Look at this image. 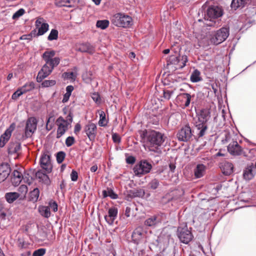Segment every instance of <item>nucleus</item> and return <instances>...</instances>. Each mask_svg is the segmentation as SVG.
<instances>
[{
    "label": "nucleus",
    "mask_w": 256,
    "mask_h": 256,
    "mask_svg": "<svg viewBox=\"0 0 256 256\" xmlns=\"http://www.w3.org/2000/svg\"><path fill=\"white\" fill-rule=\"evenodd\" d=\"M20 196V194L16 192H7L5 194V198L6 201L10 204L13 202Z\"/></svg>",
    "instance_id": "nucleus-33"
},
{
    "label": "nucleus",
    "mask_w": 256,
    "mask_h": 256,
    "mask_svg": "<svg viewBox=\"0 0 256 256\" xmlns=\"http://www.w3.org/2000/svg\"><path fill=\"white\" fill-rule=\"evenodd\" d=\"M35 24L36 27L38 30V36L44 34L48 30L49 25L42 18H38Z\"/></svg>",
    "instance_id": "nucleus-15"
},
{
    "label": "nucleus",
    "mask_w": 256,
    "mask_h": 256,
    "mask_svg": "<svg viewBox=\"0 0 256 256\" xmlns=\"http://www.w3.org/2000/svg\"><path fill=\"white\" fill-rule=\"evenodd\" d=\"M229 34V28L223 27L212 34L210 40L214 44H220L226 40Z\"/></svg>",
    "instance_id": "nucleus-6"
},
{
    "label": "nucleus",
    "mask_w": 256,
    "mask_h": 256,
    "mask_svg": "<svg viewBox=\"0 0 256 256\" xmlns=\"http://www.w3.org/2000/svg\"><path fill=\"white\" fill-rule=\"evenodd\" d=\"M192 136V130L190 126L188 125L182 127L177 134L178 140L182 142H187L189 140Z\"/></svg>",
    "instance_id": "nucleus-14"
},
{
    "label": "nucleus",
    "mask_w": 256,
    "mask_h": 256,
    "mask_svg": "<svg viewBox=\"0 0 256 256\" xmlns=\"http://www.w3.org/2000/svg\"><path fill=\"white\" fill-rule=\"evenodd\" d=\"M20 149V144L18 142H10L8 148V152L10 154H18Z\"/></svg>",
    "instance_id": "nucleus-28"
},
{
    "label": "nucleus",
    "mask_w": 256,
    "mask_h": 256,
    "mask_svg": "<svg viewBox=\"0 0 256 256\" xmlns=\"http://www.w3.org/2000/svg\"><path fill=\"white\" fill-rule=\"evenodd\" d=\"M66 154L64 152H59L56 154V160L58 163H62L64 159Z\"/></svg>",
    "instance_id": "nucleus-42"
},
{
    "label": "nucleus",
    "mask_w": 256,
    "mask_h": 256,
    "mask_svg": "<svg viewBox=\"0 0 256 256\" xmlns=\"http://www.w3.org/2000/svg\"><path fill=\"white\" fill-rule=\"evenodd\" d=\"M35 84L34 82H31L26 83L24 86L20 87L21 90L26 93L30 91L34 88Z\"/></svg>",
    "instance_id": "nucleus-37"
},
{
    "label": "nucleus",
    "mask_w": 256,
    "mask_h": 256,
    "mask_svg": "<svg viewBox=\"0 0 256 256\" xmlns=\"http://www.w3.org/2000/svg\"><path fill=\"white\" fill-rule=\"evenodd\" d=\"M136 161V158L133 156H128L126 158V162L128 164H133Z\"/></svg>",
    "instance_id": "nucleus-57"
},
{
    "label": "nucleus",
    "mask_w": 256,
    "mask_h": 256,
    "mask_svg": "<svg viewBox=\"0 0 256 256\" xmlns=\"http://www.w3.org/2000/svg\"><path fill=\"white\" fill-rule=\"evenodd\" d=\"M190 80L192 82H198L202 80L200 72L197 69L194 70L191 74Z\"/></svg>",
    "instance_id": "nucleus-34"
},
{
    "label": "nucleus",
    "mask_w": 256,
    "mask_h": 256,
    "mask_svg": "<svg viewBox=\"0 0 256 256\" xmlns=\"http://www.w3.org/2000/svg\"><path fill=\"white\" fill-rule=\"evenodd\" d=\"M232 140L231 134L228 132H226L224 138L222 140V142L223 144H225Z\"/></svg>",
    "instance_id": "nucleus-51"
},
{
    "label": "nucleus",
    "mask_w": 256,
    "mask_h": 256,
    "mask_svg": "<svg viewBox=\"0 0 256 256\" xmlns=\"http://www.w3.org/2000/svg\"><path fill=\"white\" fill-rule=\"evenodd\" d=\"M118 213V208L112 207L108 209V214L104 216V219L109 225H112L117 217Z\"/></svg>",
    "instance_id": "nucleus-19"
},
{
    "label": "nucleus",
    "mask_w": 256,
    "mask_h": 256,
    "mask_svg": "<svg viewBox=\"0 0 256 256\" xmlns=\"http://www.w3.org/2000/svg\"><path fill=\"white\" fill-rule=\"evenodd\" d=\"M92 98L93 100L98 104H100L101 102V98L99 94L97 92H94L92 94Z\"/></svg>",
    "instance_id": "nucleus-47"
},
{
    "label": "nucleus",
    "mask_w": 256,
    "mask_h": 256,
    "mask_svg": "<svg viewBox=\"0 0 256 256\" xmlns=\"http://www.w3.org/2000/svg\"><path fill=\"white\" fill-rule=\"evenodd\" d=\"M36 176L40 182H42L46 186L50 185V180L49 177L42 170H38L36 174Z\"/></svg>",
    "instance_id": "nucleus-24"
},
{
    "label": "nucleus",
    "mask_w": 256,
    "mask_h": 256,
    "mask_svg": "<svg viewBox=\"0 0 256 256\" xmlns=\"http://www.w3.org/2000/svg\"><path fill=\"white\" fill-rule=\"evenodd\" d=\"M165 218L166 215L164 214L153 215L145 220L144 224L146 226L155 228L161 224Z\"/></svg>",
    "instance_id": "nucleus-11"
},
{
    "label": "nucleus",
    "mask_w": 256,
    "mask_h": 256,
    "mask_svg": "<svg viewBox=\"0 0 256 256\" xmlns=\"http://www.w3.org/2000/svg\"><path fill=\"white\" fill-rule=\"evenodd\" d=\"M138 256H146V251L144 250H138L137 252Z\"/></svg>",
    "instance_id": "nucleus-64"
},
{
    "label": "nucleus",
    "mask_w": 256,
    "mask_h": 256,
    "mask_svg": "<svg viewBox=\"0 0 256 256\" xmlns=\"http://www.w3.org/2000/svg\"><path fill=\"white\" fill-rule=\"evenodd\" d=\"M222 8L218 6L209 8L205 16L208 18V20L210 18V22L206 24L209 26H218L220 24V21L216 19L222 16Z\"/></svg>",
    "instance_id": "nucleus-3"
},
{
    "label": "nucleus",
    "mask_w": 256,
    "mask_h": 256,
    "mask_svg": "<svg viewBox=\"0 0 256 256\" xmlns=\"http://www.w3.org/2000/svg\"><path fill=\"white\" fill-rule=\"evenodd\" d=\"M228 150L232 155L240 156L242 153V148L236 141H232L228 146Z\"/></svg>",
    "instance_id": "nucleus-18"
},
{
    "label": "nucleus",
    "mask_w": 256,
    "mask_h": 256,
    "mask_svg": "<svg viewBox=\"0 0 256 256\" xmlns=\"http://www.w3.org/2000/svg\"><path fill=\"white\" fill-rule=\"evenodd\" d=\"M108 196H110L112 199H116L118 196L112 190L108 188Z\"/></svg>",
    "instance_id": "nucleus-54"
},
{
    "label": "nucleus",
    "mask_w": 256,
    "mask_h": 256,
    "mask_svg": "<svg viewBox=\"0 0 256 256\" xmlns=\"http://www.w3.org/2000/svg\"><path fill=\"white\" fill-rule=\"evenodd\" d=\"M74 70L75 72H64L62 74L63 76L66 79L74 80L78 76V68L76 67H74Z\"/></svg>",
    "instance_id": "nucleus-35"
},
{
    "label": "nucleus",
    "mask_w": 256,
    "mask_h": 256,
    "mask_svg": "<svg viewBox=\"0 0 256 256\" xmlns=\"http://www.w3.org/2000/svg\"><path fill=\"white\" fill-rule=\"evenodd\" d=\"M96 125L93 123H89L86 126L84 132L90 140H94L96 134Z\"/></svg>",
    "instance_id": "nucleus-21"
},
{
    "label": "nucleus",
    "mask_w": 256,
    "mask_h": 256,
    "mask_svg": "<svg viewBox=\"0 0 256 256\" xmlns=\"http://www.w3.org/2000/svg\"><path fill=\"white\" fill-rule=\"evenodd\" d=\"M10 172V168L7 163L0 164V183L4 182L8 176Z\"/></svg>",
    "instance_id": "nucleus-20"
},
{
    "label": "nucleus",
    "mask_w": 256,
    "mask_h": 256,
    "mask_svg": "<svg viewBox=\"0 0 256 256\" xmlns=\"http://www.w3.org/2000/svg\"><path fill=\"white\" fill-rule=\"evenodd\" d=\"M159 185V182L156 179L152 180L148 184L149 187L152 189H156Z\"/></svg>",
    "instance_id": "nucleus-48"
},
{
    "label": "nucleus",
    "mask_w": 256,
    "mask_h": 256,
    "mask_svg": "<svg viewBox=\"0 0 256 256\" xmlns=\"http://www.w3.org/2000/svg\"><path fill=\"white\" fill-rule=\"evenodd\" d=\"M70 178H71V180L73 182H76L78 180V172L76 170H72L71 174H70Z\"/></svg>",
    "instance_id": "nucleus-55"
},
{
    "label": "nucleus",
    "mask_w": 256,
    "mask_h": 256,
    "mask_svg": "<svg viewBox=\"0 0 256 256\" xmlns=\"http://www.w3.org/2000/svg\"><path fill=\"white\" fill-rule=\"evenodd\" d=\"M111 21L114 26L124 28H130L133 24L132 17L122 13L114 14L112 18Z\"/></svg>",
    "instance_id": "nucleus-4"
},
{
    "label": "nucleus",
    "mask_w": 256,
    "mask_h": 256,
    "mask_svg": "<svg viewBox=\"0 0 256 256\" xmlns=\"http://www.w3.org/2000/svg\"><path fill=\"white\" fill-rule=\"evenodd\" d=\"M140 141L145 144L150 151L159 152L166 137L164 134L155 130H144L139 132Z\"/></svg>",
    "instance_id": "nucleus-1"
},
{
    "label": "nucleus",
    "mask_w": 256,
    "mask_h": 256,
    "mask_svg": "<svg viewBox=\"0 0 256 256\" xmlns=\"http://www.w3.org/2000/svg\"><path fill=\"white\" fill-rule=\"evenodd\" d=\"M112 140L114 142L119 143L120 142V138L116 134L112 135Z\"/></svg>",
    "instance_id": "nucleus-58"
},
{
    "label": "nucleus",
    "mask_w": 256,
    "mask_h": 256,
    "mask_svg": "<svg viewBox=\"0 0 256 256\" xmlns=\"http://www.w3.org/2000/svg\"><path fill=\"white\" fill-rule=\"evenodd\" d=\"M192 228H188L186 224L180 226L178 228L177 234L180 241L185 244H188L193 238L194 236L191 232Z\"/></svg>",
    "instance_id": "nucleus-8"
},
{
    "label": "nucleus",
    "mask_w": 256,
    "mask_h": 256,
    "mask_svg": "<svg viewBox=\"0 0 256 256\" xmlns=\"http://www.w3.org/2000/svg\"><path fill=\"white\" fill-rule=\"evenodd\" d=\"M56 53L55 50H50L45 51L42 56L45 62L53 69L60 64V61L59 57L54 56Z\"/></svg>",
    "instance_id": "nucleus-9"
},
{
    "label": "nucleus",
    "mask_w": 256,
    "mask_h": 256,
    "mask_svg": "<svg viewBox=\"0 0 256 256\" xmlns=\"http://www.w3.org/2000/svg\"><path fill=\"white\" fill-rule=\"evenodd\" d=\"M152 165L146 160H142L136 164L133 168V171L136 176L141 177L150 172Z\"/></svg>",
    "instance_id": "nucleus-7"
},
{
    "label": "nucleus",
    "mask_w": 256,
    "mask_h": 256,
    "mask_svg": "<svg viewBox=\"0 0 256 256\" xmlns=\"http://www.w3.org/2000/svg\"><path fill=\"white\" fill-rule=\"evenodd\" d=\"M197 118L194 120V126L196 132L199 137L204 136L208 128V121L210 118L208 109L204 108L196 112Z\"/></svg>",
    "instance_id": "nucleus-2"
},
{
    "label": "nucleus",
    "mask_w": 256,
    "mask_h": 256,
    "mask_svg": "<svg viewBox=\"0 0 256 256\" xmlns=\"http://www.w3.org/2000/svg\"><path fill=\"white\" fill-rule=\"evenodd\" d=\"M70 96V94L66 93L64 96V98L62 100V102L64 103L67 102Z\"/></svg>",
    "instance_id": "nucleus-63"
},
{
    "label": "nucleus",
    "mask_w": 256,
    "mask_h": 256,
    "mask_svg": "<svg viewBox=\"0 0 256 256\" xmlns=\"http://www.w3.org/2000/svg\"><path fill=\"white\" fill-rule=\"evenodd\" d=\"M146 236V233L142 227L136 228L132 232V238L134 243L138 244L144 240Z\"/></svg>",
    "instance_id": "nucleus-17"
},
{
    "label": "nucleus",
    "mask_w": 256,
    "mask_h": 256,
    "mask_svg": "<svg viewBox=\"0 0 256 256\" xmlns=\"http://www.w3.org/2000/svg\"><path fill=\"white\" fill-rule=\"evenodd\" d=\"M56 2L60 6L72 7L78 2V0H57Z\"/></svg>",
    "instance_id": "nucleus-31"
},
{
    "label": "nucleus",
    "mask_w": 256,
    "mask_h": 256,
    "mask_svg": "<svg viewBox=\"0 0 256 256\" xmlns=\"http://www.w3.org/2000/svg\"><path fill=\"white\" fill-rule=\"evenodd\" d=\"M46 252V250L44 248H40L34 250L32 254V256H42Z\"/></svg>",
    "instance_id": "nucleus-44"
},
{
    "label": "nucleus",
    "mask_w": 256,
    "mask_h": 256,
    "mask_svg": "<svg viewBox=\"0 0 256 256\" xmlns=\"http://www.w3.org/2000/svg\"><path fill=\"white\" fill-rule=\"evenodd\" d=\"M131 208L129 206H126L125 210L124 215L127 217H130V215Z\"/></svg>",
    "instance_id": "nucleus-61"
},
{
    "label": "nucleus",
    "mask_w": 256,
    "mask_h": 256,
    "mask_svg": "<svg viewBox=\"0 0 256 256\" xmlns=\"http://www.w3.org/2000/svg\"><path fill=\"white\" fill-rule=\"evenodd\" d=\"M206 167L203 164H197L194 170V176L196 178H200L204 175L206 172Z\"/></svg>",
    "instance_id": "nucleus-30"
},
{
    "label": "nucleus",
    "mask_w": 256,
    "mask_h": 256,
    "mask_svg": "<svg viewBox=\"0 0 256 256\" xmlns=\"http://www.w3.org/2000/svg\"><path fill=\"white\" fill-rule=\"evenodd\" d=\"M170 59L172 60V63L174 64H177L180 63V68H182L188 62V56L186 55H183L179 57L172 56Z\"/></svg>",
    "instance_id": "nucleus-22"
},
{
    "label": "nucleus",
    "mask_w": 256,
    "mask_h": 256,
    "mask_svg": "<svg viewBox=\"0 0 256 256\" xmlns=\"http://www.w3.org/2000/svg\"><path fill=\"white\" fill-rule=\"evenodd\" d=\"M255 174V168L252 166H248L244 170L243 176L246 180H250L253 178Z\"/></svg>",
    "instance_id": "nucleus-25"
},
{
    "label": "nucleus",
    "mask_w": 256,
    "mask_h": 256,
    "mask_svg": "<svg viewBox=\"0 0 256 256\" xmlns=\"http://www.w3.org/2000/svg\"><path fill=\"white\" fill-rule=\"evenodd\" d=\"M25 12V10L23 8H20L17 10L12 16V19L16 20L22 16Z\"/></svg>",
    "instance_id": "nucleus-45"
},
{
    "label": "nucleus",
    "mask_w": 256,
    "mask_h": 256,
    "mask_svg": "<svg viewBox=\"0 0 256 256\" xmlns=\"http://www.w3.org/2000/svg\"><path fill=\"white\" fill-rule=\"evenodd\" d=\"M99 115H100V120L98 122L99 126H106L108 122L106 118L105 112L102 110H100L99 112Z\"/></svg>",
    "instance_id": "nucleus-38"
},
{
    "label": "nucleus",
    "mask_w": 256,
    "mask_h": 256,
    "mask_svg": "<svg viewBox=\"0 0 256 256\" xmlns=\"http://www.w3.org/2000/svg\"><path fill=\"white\" fill-rule=\"evenodd\" d=\"M40 212L41 214L45 218H48L50 216V208L48 206H42L40 209Z\"/></svg>",
    "instance_id": "nucleus-40"
},
{
    "label": "nucleus",
    "mask_w": 256,
    "mask_h": 256,
    "mask_svg": "<svg viewBox=\"0 0 256 256\" xmlns=\"http://www.w3.org/2000/svg\"><path fill=\"white\" fill-rule=\"evenodd\" d=\"M74 90V87L72 86H68L66 88V93L71 95L72 92Z\"/></svg>",
    "instance_id": "nucleus-60"
},
{
    "label": "nucleus",
    "mask_w": 256,
    "mask_h": 256,
    "mask_svg": "<svg viewBox=\"0 0 256 256\" xmlns=\"http://www.w3.org/2000/svg\"><path fill=\"white\" fill-rule=\"evenodd\" d=\"M12 130L10 128L7 129L0 137V147L4 146L6 142L9 140L12 135Z\"/></svg>",
    "instance_id": "nucleus-27"
},
{
    "label": "nucleus",
    "mask_w": 256,
    "mask_h": 256,
    "mask_svg": "<svg viewBox=\"0 0 256 256\" xmlns=\"http://www.w3.org/2000/svg\"><path fill=\"white\" fill-rule=\"evenodd\" d=\"M194 96H192L188 93H180L176 97V102L180 104L182 108H185L190 106L192 98Z\"/></svg>",
    "instance_id": "nucleus-12"
},
{
    "label": "nucleus",
    "mask_w": 256,
    "mask_h": 256,
    "mask_svg": "<svg viewBox=\"0 0 256 256\" xmlns=\"http://www.w3.org/2000/svg\"><path fill=\"white\" fill-rule=\"evenodd\" d=\"M72 122V115L70 113L64 120L62 116H60L56 120V124L58 126L56 132V138H59L62 136L68 130Z\"/></svg>",
    "instance_id": "nucleus-5"
},
{
    "label": "nucleus",
    "mask_w": 256,
    "mask_h": 256,
    "mask_svg": "<svg viewBox=\"0 0 256 256\" xmlns=\"http://www.w3.org/2000/svg\"><path fill=\"white\" fill-rule=\"evenodd\" d=\"M50 208H52L54 212H56L58 210V204L57 203L54 201L50 200L49 202V206Z\"/></svg>",
    "instance_id": "nucleus-52"
},
{
    "label": "nucleus",
    "mask_w": 256,
    "mask_h": 256,
    "mask_svg": "<svg viewBox=\"0 0 256 256\" xmlns=\"http://www.w3.org/2000/svg\"><path fill=\"white\" fill-rule=\"evenodd\" d=\"M74 142V138L73 136H68L66 138V144L68 147L72 146Z\"/></svg>",
    "instance_id": "nucleus-49"
},
{
    "label": "nucleus",
    "mask_w": 256,
    "mask_h": 256,
    "mask_svg": "<svg viewBox=\"0 0 256 256\" xmlns=\"http://www.w3.org/2000/svg\"><path fill=\"white\" fill-rule=\"evenodd\" d=\"M38 120L34 117L29 118L26 122L25 128V136L26 138L31 136L32 134L36 130Z\"/></svg>",
    "instance_id": "nucleus-13"
},
{
    "label": "nucleus",
    "mask_w": 256,
    "mask_h": 256,
    "mask_svg": "<svg viewBox=\"0 0 256 256\" xmlns=\"http://www.w3.org/2000/svg\"><path fill=\"white\" fill-rule=\"evenodd\" d=\"M249 2L250 0H232L231 3V7L236 10L238 8H244Z\"/></svg>",
    "instance_id": "nucleus-29"
},
{
    "label": "nucleus",
    "mask_w": 256,
    "mask_h": 256,
    "mask_svg": "<svg viewBox=\"0 0 256 256\" xmlns=\"http://www.w3.org/2000/svg\"><path fill=\"white\" fill-rule=\"evenodd\" d=\"M18 190L22 194L25 195L28 192V188L26 186L22 184L18 188Z\"/></svg>",
    "instance_id": "nucleus-53"
},
{
    "label": "nucleus",
    "mask_w": 256,
    "mask_h": 256,
    "mask_svg": "<svg viewBox=\"0 0 256 256\" xmlns=\"http://www.w3.org/2000/svg\"><path fill=\"white\" fill-rule=\"evenodd\" d=\"M109 24L108 20H99L97 21L96 26L102 30H104L108 27Z\"/></svg>",
    "instance_id": "nucleus-39"
},
{
    "label": "nucleus",
    "mask_w": 256,
    "mask_h": 256,
    "mask_svg": "<svg viewBox=\"0 0 256 256\" xmlns=\"http://www.w3.org/2000/svg\"><path fill=\"white\" fill-rule=\"evenodd\" d=\"M164 98L168 100L170 99L171 96L173 94V92L169 90H164L163 92Z\"/></svg>",
    "instance_id": "nucleus-50"
},
{
    "label": "nucleus",
    "mask_w": 256,
    "mask_h": 256,
    "mask_svg": "<svg viewBox=\"0 0 256 256\" xmlns=\"http://www.w3.org/2000/svg\"><path fill=\"white\" fill-rule=\"evenodd\" d=\"M52 127L53 124L52 123V122L47 118L46 129L49 131L52 129Z\"/></svg>",
    "instance_id": "nucleus-59"
},
{
    "label": "nucleus",
    "mask_w": 256,
    "mask_h": 256,
    "mask_svg": "<svg viewBox=\"0 0 256 256\" xmlns=\"http://www.w3.org/2000/svg\"><path fill=\"white\" fill-rule=\"evenodd\" d=\"M32 34H24L20 36V40H28V41H30L32 40Z\"/></svg>",
    "instance_id": "nucleus-56"
},
{
    "label": "nucleus",
    "mask_w": 256,
    "mask_h": 256,
    "mask_svg": "<svg viewBox=\"0 0 256 256\" xmlns=\"http://www.w3.org/2000/svg\"><path fill=\"white\" fill-rule=\"evenodd\" d=\"M222 172L226 176L230 175L233 172L234 166L232 163L224 162L220 164V166Z\"/></svg>",
    "instance_id": "nucleus-23"
},
{
    "label": "nucleus",
    "mask_w": 256,
    "mask_h": 256,
    "mask_svg": "<svg viewBox=\"0 0 256 256\" xmlns=\"http://www.w3.org/2000/svg\"><path fill=\"white\" fill-rule=\"evenodd\" d=\"M81 129V126L80 124L78 123L76 124L74 128V132L75 134L79 132Z\"/></svg>",
    "instance_id": "nucleus-62"
},
{
    "label": "nucleus",
    "mask_w": 256,
    "mask_h": 256,
    "mask_svg": "<svg viewBox=\"0 0 256 256\" xmlns=\"http://www.w3.org/2000/svg\"><path fill=\"white\" fill-rule=\"evenodd\" d=\"M40 195V190L38 188H35L30 193V200L33 202H36Z\"/></svg>",
    "instance_id": "nucleus-36"
},
{
    "label": "nucleus",
    "mask_w": 256,
    "mask_h": 256,
    "mask_svg": "<svg viewBox=\"0 0 256 256\" xmlns=\"http://www.w3.org/2000/svg\"><path fill=\"white\" fill-rule=\"evenodd\" d=\"M58 31L56 29H52L49 34L48 40L50 41L56 40L58 38Z\"/></svg>",
    "instance_id": "nucleus-41"
},
{
    "label": "nucleus",
    "mask_w": 256,
    "mask_h": 256,
    "mask_svg": "<svg viewBox=\"0 0 256 256\" xmlns=\"http://www.w3.org/2000/svg\"><path fill=\"white\" fill-rule=\"evenodd\" d=\"M53 68L46 63L42 66L41 70L38 72L36 81L38 82H41L44 78L48 76L52 72Z\"/></svg>",
    "instance_id": "nucleus-16"
},
{
    "label": "nucleus",
    "mask_w": 256,
    "mask_h": 256,
    "mask_svg": "<svg viewBox=\"0 0 256 256\" xmlns=\"http://www.w3.org/2000/svg\"><path fill=\"white\" fill-rule=\"evenodd\" d=\"M79 50L82 52L92 54L94 52V47L89 43H85L80 45Z\"/></svg>",
    "instance_id": "nucleus-32"
},
{
    "label": "nucleus",
    "mask_w": 256,
    "mask_h": 256,
    "mask_svg": "<svg viewBox=\"0 0 256 256\" xmlns=\"http://www.w3.org/2000/svg\"><path fill=\"white\" fill-rule=\"evenodd\" d=\"M22 174L18 170H14L12 172V176L11 178V182L14 186L19 185L22 180Z\"/></svg>",
    "instance_id": "nucleus-26"
},
{
    "label": "nucleus",
    "mask_w": 256,
    "mask_h": 256,
    "mask_svg": "<svg viewBox=\"0 0 256 256\" xmlns=\"http://www.w3.org/2000/svg\"><path fill=\"white\" fill-rule=\"evenodd\" d=\"M56 84V82L55 80H45L42 82V87H48L53 86Z\"/></svg>",
    "instance_id": "nucleus-43"
},
{
    "label": "nucleus",
    "mask_w": 256,
    "mask_h": 256,
    "mask_svg": "<svg viewBox=\"0 0 256 256\" xmlns=\"http://www.w3.org/2000/svg\"><path fill=\"white\" fill-rule=\"evenodd\" d=\"M24 93L21 90L20 88H18L12 94V98L14 100H16L19 98L20 96L23 94Z\"/></svg>",
    "instance_id": "nucleus-46"
},
{
    "label": "nucleus",
    "mask_w": 256,
    "mask_h": 256,
    "mask_svg": "<svg viewBox=\"0 0 256 256\" xmlns=\"http://www.w3.org/2000/svg\"><path fill=\"white\" fill-rule=\"evenodd\" d=\"M40 164L42 168L47 173H50L52 168L50 156L48 152H43L40 158Z\"/></svg>",
    "instance_id": "nucleus-10"
}]
</instances>
